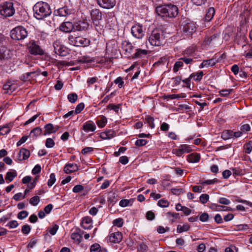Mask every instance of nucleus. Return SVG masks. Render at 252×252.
<instances>
[{"mask_svg": "<svg viewBox=\"0 0 252 252\" xmlns=\"http://www.w3.org/2000/svg\"><path fill=\"white\" fill-rule=\"evenodd\" d=\"M147 51L141 49H137L136 52L134 54V57L140 58L142 55H146L147 54Z\"/></svg>", "mask_w": 252, "mask_h": 252, "instance_id": "79ce46f5", "label": "nucleus"}, {"mask_svg": "<svg viewBox=\"0 0 252 252\" xmlns=\"http://www.w3.org/2000/svg\"><path fill=\"white\" fill-rule=\"evenodd\" d=\"M28 35V32L24 27L18 26L13 29L10 32V36L14 40H23Z\"/></svg>", "mask_w": 252, "mask_h": 252, "instance_id": "39448f33", "label": "nucleus"}, {"mask_svg": "<svg viewBox=\"0 0 252 252\" xmlns=\"http://www.w3.org/2000/svg\"><path fill=\"white\" fill-rule=\"evenodd\" d=\"M123 48L126 51V52L129 53L131 52L133 48V46L132 45L131 43L129 42H126L125 44L123 43Z\"/></svg>", "mask_w": 252, "mask_h": 252, "instance_id": "a19ab883", "label": "nucleus"}, {"mask_svg": "<svg viewBox=\"0 0 252 252\" xmlns=\"http://www.w3.org/2000/svg\"><path fill=\"white\" fill-rule=\"evenodd\" d=\"M42 133V129L40 127H36L31 131L30 135L33 138H36Z\"/></svg>", "mask_w": 252, "mask_h": 252, "instance_id": "7c9ffc66", "label": "nucleus"}, {"mask_svg": "<svg viewBox=\"0 0 252 252\" xmlns=\"http://www.w3.org/2000/svg\"><path fill=\"white\" fill-rule=\"evenodd\" d=\"M107 121V118L105 116H102L100 119L97 120L96 124L98 127L102 128L105 126Z\"/></svg>", "mask_w": 252, "mask_h": 252, "instance_id": "473e14b6", "label": "nucleus"}, {"mask_svg": "<svg viewBox=\"0 0 252 252\" xmlns=\"http://www.w3.org/2000/svg\"><path fill=\"white\" fill-rule=\"evenodd\" d=\"M169 202L165 199H162L158 202V205L161 207H167L169 206Z\"/></svg>", "mask_w": 252, "mask_h": 252, "instance_id": "8fccbe9b", "label": "nucleus"}, {"mask_svg": "<svg viewBox=\"0 0 252 252\" xmlns=\"http://www.w3.org/2000/svg\"><path fill=\"white\" fill-rule=\"evenodd\" d=\"M130 201V200L123 199L120 201L119 205L122 207H125L129 205Z\"/></svg>", "mask_w": 252, "mask_h": 252, "instance_id": "e2e57ef3", "label": "nucleus"}, {"mask_svg": "<svg viewBox=\"0 0 252 252\" xmlns=\"http://www.w3.org/2000/svg\"><path fill=\"white\" fill-rule=\"evenodd\" d=\"M217 35L213 34L210 37L205 38L204 43L206 45H214L216 43Z\"/></svg>", "mask_w": 252, "mask_h": 252, "instance_id": "c756f323", "label": "nucleus"}, {"mask_svg": "<svg viewBox=\"0 0 252 252\" xmlns=\"http://www.w3.org/2000/svg\"><path fill=\"white\" fill-rule=\"evenodd\" d=\"M148 249V246L142 242L138 244L137 250L139 252H146Z\"/></svg>", "mask_w": 252, "mask_h": 252, "instance_id": "58836bf2", "label": "nucleus"}, {"mask_svg": "<svg viewBox=\"0 0 252 252\" xmlns=\"http://www.w3.org/2000/svg\"><path fill=\"white\" fill-rule=\"evenodd\" d=\"M196 28L195 23L188 20L184 21L181 24V29L187 35L192 34L196 31Z\"/></svg>", "mask_w": 252, "mask_h": 252, "instance_id": "0eeeda50", "label": "nucleus"}, {"mask_svg": "<svg viewBox=\"0 0 252 252\" xmlns=\"http://www.w3.org/2000/svg\"><path fill=\"white\" fill-rule=\"evenodd\" d=\"M28 212L27 211H22L20 212L17 215V217L20 220H23L28 216Z\"/></svg>", "mask_w": 252, "mask_h": 252, "instance_id": "864d4df0", "label": "nucleus"}, {"mask_svg": "<svg viewBox=\"0 0 252 252\" xmlns=\"http://www.w3.org/2000/svg\"><path fill=\"white\" fill-rule=\"evenodd\" d=\"M204 74L202 71H200L199 72H196L195 73H192L190 75V77H193L194 80L195 81H200L203 76Z\"/></svg>", "mask_w": 252, "mask_h": 252, "instance_id": "f704fd0d", "label": "nucleus"}, {"mask_svg": "<svg viewBox=\"0 0 252 252\" xmlns=\"http://www.w3.org/2000/svg\"><path fill=\"white\" fill-rule=\"evenodd\" d=\"M30 156V151L25 148H21L18 155V159L20 161L26 160Z\"/></svg>", "mask_w": 252, "mask_h": 252, "instance_id": "a211bd4d", "label": "nucleus"}, {"mask_svg": "<svg viewBox=\"0 0 252 252\" xmlns=\"http://www.w3.org/2000/svg\"><path fill=\"white\" fill-rule=\"evenodd\" d=\"M34 16L38 20H41L50 15L52 11L49 5L43 1H39L33 7Z\"/></svg>", "mask_w": 252, "mask_h": 252, "instance_id": "f257e3e1", "label": "nucleus"}, {"mask_svg": "<svg viewBox=\"0 0 252 252\" xmlns=\"http://www.w3.org/2000/svg\"><path fill=\"white\" fill-rule=\"evenodd\" d=\"M123 239V235L121 232L117 231L112 233L110 234L109 240L110 242L113 243H119Z\"/></svg>", "mask_w": 252, "mask_h": 252, "instance_id": "f8f14e48", "label": "nucleus"}, {"mask_svg": "<svg viewBox=\"0 0 252 252\" xmlns=\"http://www.w3.org/2000/svg\"><path fill=\"white\" fill-rule=\"evenodd\" d=\"M165 38V32L162 30L156 29L149 36V41L151 45L155 46H160Z\"/></svg>", "mask_w": 252, "mask_h": 252, "instance_id": "7ed1b4c3", "label": "nucleus"}, {"mask_svg": "<svg viewBox=\"0 0 252 252\" xmlns=\"http://www.w3.org/2000/svg\"><path fill=\"white\" fill-rule=\"evenodd\" d=\"M56 15L60 16L65 17L71 14V11L67 7L64 6L55 11Z\"/></svg>", "mask_w": 252, "mask_h": 252, "instance_id": "5701e85b", "label": "nucleus"}, {"mask_svg": "<svg viewBox=\"0 0 252 252\" xmlns=\"http://www.w3.org/2000/svg\"><path fill=\"white\" fill-rule=\"evenodd\" d=\"M15 12L12 2L8 1L4 2L0 10L1 15L4 17L12 16Z\"/></svg>", "mask_w": 252, "mask_h": 252, "instance_id": "423d86ee", "label": "nucleus"}, {"mask_svg": "<svg viewBox=\"0 0 252 252\" xmlns=\"http://www.w3.org/2000/svg\"><path fill=\"white\" fill-rule=\"evenodd\" d=\"M59 226L57 224H54L50 227H49L47 231L52 235L56 234L57 231L59 229Z\"/></svg>", "mask_w": 252, "mask_h": 252, "instance_id": "e433bc0d", "label": "nucleus"}, {"mask_svg": "<svg viewBox=\"0 0 252 252\" xmlns=\"http://www.w3.org/2000/svg\"><path fill=\"white\" fill-rule=\"evenodd\" d=\"M55 142L52 138H48L46 139L45 146L48 148H53L55 146Z\"/></svg>", "mask_w": 252, "mask_h": 252, "instance_id": "49530a36", "label": "nucleus"}, {"mask_svg": "<svg viewBox=\"0 0 252 252\" xmlns=\"http://www.w3.org/2000/svg\"><path fill=\"white\" fill-rule=\"evenodd\" d=\"M31 230L30 226L28 224L24 225L22 227L21 231L24 234H28Z\"/></svg>", "mask_w": 252, "mask_h": 252, "instance_id": "603ef678", "label": "nucleus"}, {"mask_svg": "<svg viewBox=\"0 0 252 252\" xmlns=\"http://www.w3.org/2000/svg\"><path fill=\"white\" fill-rule=\"evenodd\" d=\"M120 104L115 105L114 104H109L107 107L110 110H113L115 112H118L120 109Z\"/></svg>", "mask_w": 252, "mask_h": 252, "instance_id": "4d7b16f0", "label": "nucleus"}, {"mask_svg": "<svg viewBox=\"0 0 252 252\" xmlns=\"http://www.w3.org/2000/svg\"><path fill=\"white\" fill-rule=\"evenodd\" d=\"M96 1L100 7L106 9L113 8L116 4L115 0H96Z\"/></svg>", "mask_w": 252, "mask_h": 252, "instance_id": "9b49d317", "label": "nucleus"}, {"mask_svg": "<svg viewBox=\"0 0 252 252\" xmlns=\"http://www.w3.org/2000/svg\"><path fill=\"white\" fill-rule=\"evenodd\" d=\"M7 226L10 228H14L18 226V223L16 220H11L7 224Z\"/></svg>", "mask_w": 252, "mask_h": 252, "instance_id": "69168bd1", "label": "nucleus"}, {"mask_svg": "<svg viewBox=\"0 0 252 252\" xmlns=\"http://www.w3.org/2000/svg\"><path fill=\"white\" fill-rule=\"evenodd\" d=\"M40 201V197L38 196H35L32 197L30 200V203L33 206H36Z\"/></svg>", "mask_w": 252, "mask_h": 252, "instance_id": "c03bdc74", "label": "nucleus"}, {"mask_svg": "<svg viewBox=\"0 0 252 252\" xmlns=\"http://www.w3.org/2000/svg\"><path fill=\"white\" fill-rule=\"evenodd\" d=\"M210 208L218 211H228L232 210L230 207L217 205L216 204H212Z\"/></svg>", "mask_w": 252, "mask_h": 252, "instance_id": "bb28decb", "label": "nucleus"}, {"mask_svg": "<svg viewBox=\"0 0 252 252\" xmlns=\"http://www.w3.org/2000/svg\"><path fill=\"white\" fill-rule=\"evenodd\" d=\"M155 218V214L151 211H148L146 213V218L148 220H152Z\"/></svg>", "mask_w": 252, "mask_h": 252, "instance_id": "338daca9", "label": "nucleus"}, {"mask_svg": "<svg viewBox=\"0 0 252 252\" xmlns=\"http://www.w3.org/2000/svg\"><path fill=\"white\" fill-rule=\"evenodd\" d=\"M233 91V89H224L220 91V94L222 96H227Z\"/></svg>", "mask_w": 252, "mask_h": 252, "instance_id": "de8ad7c7", "label": "nucleus"}, {"mask_svg": "<svg viewBox=\"0 0 252 252\" xmlns=\"http://www.w3.org/2000/svg\"><path fill=\"white\" fill-rule=\"evenodd\" d=\"M189 225L187 223L184 224L183 225H178L177 226V231L179 233L184 231H187L189 230Z\"/></svg>", "mask_w": 252, "mask_h": 252, "instance_id": "72a5a7b5", "label": "nucleus"}, {"mask_svg": "<svg viewBox=\"0 0 252 252\" xmlns=\"http://www.w3.org/2000/svg\"><path fill=\"white\" fill-rule=\"evenodd\" d=\"M44 129L43 134L46 136L56 132L58 130V127H54L53 124L49 123L44 126Z\"/></svg>", "mask_w": 252, "mask_h": 252, "instance_id": "aec40b11", "label": "nucleus"}, {"mask_svg": "<svg viewBox=\"0 0 252 252\" xmlns=\"http://www.w3.org/2000/svg\"><path fill=\"white\" fill-rule=\"evenodd\" d=\"M17 175V172L15 170H11L6 173L5 179L7 183H9L13 180Z\"/></svg>", "mask_w": 252, "mask_h": 252, "instance_id": "a878e982", "label": "nucleus"}, {"mask_svg": "<svg viewBox=\"0 0 252 252\" xmlns=\"http://www.w3.org/2000/svg\"><path fill=\"white\" fill-rule=\"evenodd\" d=\"M116 134L115 131L109 129L105 132H101L100 137L103 139H110L113 137Z\"/></svg>", "mask_w": 252, "mask_h": 252, "instance_id": "4be33fe9", "label": "nucleus"}, {"mask_svg": "<svg viewBox=\"0 0 252 252\" xmlns=\"http://www.w3.org/2000/svg\"><path fill=\"white\" fill-rule=\"evenodd\" d=\"M78 170V167L75 163H67L63 168L64 172L66 174H70L77 171Z\"/></svg>", "mask_w": 252, "mask_h": 252, "instance_id": "f3484780", "label": "nucleus"}, {"mask_svg": "<svg viewBox=\"0 0 252 252\" xmlns=\"http://www.w3.org/2000/svg\"><path fill=\"white\" fill-rule=\"evenodd\" d=\"M113 223L118 227H121L123 224V220L121 218L115 219L113 220Z\"/></svg>", "mask_w": 252, "mask_h": 252, "instance_id": "052dcab7", "label": "nucleus"}, {"mask_svg": "<svg viewBox=\"0 0 252 252\" xmlns=\"http://www.w3.org/2000/svg\"><path fill=\"white\" fill-rule=\"evenodd\" d=\"M183 65V62L182 61V60H180L179 61H177L176 62L174 65V67H173V71L174 72H177L179 68L181 67H182Z\"/></svg>", "mask_w": 252, "mask_h": 252, "instance_id": "37998d69", "label": "nucleus"}, {"mask_svg": "<svg viewBox=\"0 0 252 252\" xmlns=\"http://www.w3.org/2000/svg\"><path fill=\"white\" fill-rule=\"evenodd\" d=\"M147 143V141L145 139H138L136 141L135 144L136 146L140 147L145 145Z\"/></svg>", "mask_w": 252, "mask_h": 252, "instance_id": "680f3d73", "label": "nucleus"}, {"mask_svg": "<svg viewBox=\"0 0 252 252\" xmlns=\"http://www.w3.org/2000/svg\"><path fill=\"white\" fill-rule=\"evenodd\" d=\"M200 201L202 204L207 203L209 199V196L207 194H202L199 197Z\"/></svg>", "mask_w": 252, "mask_h": 252, "instance_id": "6e6d98bb", "label": "nucleus"}, {"mask_svg": "<svg viewBox=\"0 0 252 252\" xmlns=\"http://www.w3.org/2000/svg\"><path fill=\"white\" fill-rule=\"evenodd\" d=\"M73 24L70 22H63L60 26V30L64 32H70L74 31Z\"/></svg>", "mask_w": 252, "mask_h": 252, "instance_id": "ddd939ff", "label": "nucleus"}, {"mask_svg": "<svg viewBox=\"0 0 252 252\" xmlns=\"http://www.w3.org/2000/svg\"><path fill=\"white\" fill-rule=\"evenodd\" d=\"M131 32L134 37L136 38H142L145 35V31L142 26L135 25L132 27Z\"/></svg>", "mask_w": 252, "mask_h": 252, "instance_id": "9d476101", "label": "nucleus"}, {"mask_svg": "<svg viewBox=\"0 0 252 252\" xmlns=\"http://www.w3.org/2000/svg\"><path fill=\"white\" fill-rule=\"evenodd\" d=\"M84 107H85V105L84 104V103H80L79 104H78L76 108H75V114H78L79 113H80L83 110V109L84 108Z\"/></svg>", "mask_w": 252, "mask_h": 252, "instance_id": "5fc2aeb1", "label": "nucleus"}, {"mask_svg": "<svg viewBox=\"0 0 252 252\" xmlns=\"http://www.w3.org/2000/svg\"><path fill=\"white\" fill-rule=\"evenodd\" d=\"M83 232L80 229H77L71 235V238L73 239L77 244H79L82 240V234Z\"/></svg>", "mask_w": 252, "mask_h": 252, "instance_id": "dca6fc26", "label": "nucleus"}, {"mask_svg": "<svg viewBox=\"0 0 252 252\" xmlns=\"http://www.w3.org/2000/svg\"><path fill=\"white\" fill-rule=\"evenodd\" d=\"M74 31H81L83 30H87L88 28V24L87 22L83 21H79L77 22H75L73 24Z\"/></svg>", "mask_w": 252, "mask_h": 252, "instance_id": "4468645a", "label": "nucleus"}, {"mask_svg": "<svg viewBox=\"0 0 252 252\" xmlns=\"http://www.w3.org/2000/svg\"><path fill=\"white\" fill-rule=\"evenodd\" d=\"M82 128L86 132H93L95 130L96 126L93 121H88L84 124Z\"/></svg>", "mask_w": 252, "mask_h": 252, "instance_id": "2eb2a0df", "label": "nucleus"}, {"mask_svg": "<svg viewBox=\"0 0 252 252\" xmlns=\"http://www.w3.org/2000/svg\"><path fill=\"white\" fill-rule=\"evenodd\" d=\"M10 129L8 126H3L0 128V135H5L7 134Z\"/></svg>", "mask_w": 252, "mask_h": 252, "instance_id": "bf43d9fd", "label": "nucleus"}, {"mask_svg": "<svg viewBox=\"0 0 252 252\" xmlns=\"http://www.w3.org/2000/svg\"><path fill=\"white\" fill-rule=\"evenodd\" d=\"M156 12L162 17H175L178 14L177 6L169 4L160 5L156 8Z\"/></svg>", "mask_w": 252, "mask_h": 252, "instance_id": "f03ea898", "label": "nucleus"}, {"mask_svg": "<svg viewBox=\"0 0 252 252\" xmlns=\"http://www.w3.org/2000/svg\"><path fill=\"white\" fill-rule=\"evenodd\" d=\"M237 248L234 245H231L225 249V252H237Z\"/></svg>", "mask_w": 252, "mask_h": 252, "instance_id": "0e129e2a", "label": "nucleus"}, {"mask_svg": "<svg viewBox=\"0 0 252 252\" xmlns=\"http://www.w3.org/2000/svg\"><path fill=\"white\" fill-rule=\"evenodd\" d=\"M29 52L33 55H42L44 54L43 50L37 44L36 42L31 40L28 44Z\"/></svg>", "mask_w": 252, "mask_h": 252, "instance_id": "1a4fd4ad", "label": "nucleus"}, {"mask_svg": "<svg viewBox=\"0 0 252 252\" xmlns=\"http://www.w3.org/2000/svg\"><path fill=\"white\" fill-rule=\"evenodd\" d=\"M93 220L90 217H86L83 218L81 222L82 227L85 229H89L92 228Z\"/></svg>", "mask_w": 252, "mask_h": 252, "instance_id": "6ab92c4d", "label": "nucleus"}, {"mask_svg": "<svg viewBox=\"0 0 252 252\" xmlns=\"http://www.w3.org/2000/svg\"><path fill=\"white\" fill-rule=\"evenodd\" d=\"M91 19L93 24L97 30V27L100 28V21L102 20V13L98 9H93L91 11Z\"/></svg>", "mask_w": 252, "mask_h": 252, "instance_id": "6e6552de", "label": "nucleus"}, {"mask_svg": "<svg viewBox=\"0 0 252 252\" xmlns=\"http://www.w3.org/2000/svg\"><path fill=\"white\" fill-rule=\"evenodd\" d=\"M180 60H182L183 63H185L187 64H191L193 62V60L191 58V57L189 56H186L185 54L184 56L182 58H181Z\"/></svg>", "mask_w": 252, "mask_h": 252, "instance_id": "ea45409f", "label": "nucleus"}, {"mask_svg": "<svg viewBox=\"0 0 252 252\" xmlns=\"http://www.w3.org/2000/svg\"><path fill=\"white\" fill-rule=\"evenodd\" d=\"M56 176L54 173H51L50 175V179L48 181V186L51 187L56 182Z\"/></svg>", "mask_w": 252, "mask_h": 252, "instance_id": "3c124183", "label": "nucleus"}, {"mask_svg": "<svg viewBox=\"0 0 252 252\" xmlns=\"http://www.w3.org/2000/svg\"><path fill=\"white\" fill-rule=\"evenodd\" d=\"M217 61L214 59L204 60L201 63V64L199 65V68H202L204 67H208L209 66H212L215 65Z\"/></svg>", "mask_w": 252, "mask_h": 252, "instance_id": "393cba45", "label": "nucleus"}, {"mask_svg": "<svg viewBox=\"0 0 252 252\" xmlns=\"http://www.w3.org/2000/svg\"><path fill=\"white\" fill-rule=\"evenodd\" d=\"M221 137L224 140H227L232 138V130H224L222 133Z\"/></svg>", "mask_w": 252, "mask_h": 252, "instance_id": "2f4dec72", "label": "nucleus"}, {"mask_svg": "<svg viewBox=\"0 0 252 252\" xmlns=\"http://www.w3.org/2000/svg\"><path fill=\"white\" fill-rule=\"evenodd\" d=\"M16 85L10 81L6 82L3 86V90L6 91V93H11L15 90Z\"/></svg>", "mask_w": 252, "mask_h": 252, "instance_id": "cd10ccee", "label": "nucleus"}, {"mask_svg": "<svg viewBox=\"0 0 252 252\" xmlns=\"http://www.w3.org/2000/svg\"><path fill=\"white\" fill-rule=\"evenodd\" d=\"M180 147L183 154L185 153H189L192 151L191 148L188 145L183 144L181 145Z\"/></svg>", "mask_w": 252, "mask_h": 252, "instance_id": "a18cd8bd", "label": "nucleus"}, {"mask_svg": "<svg viewBox=\"0 0 252 252\" xmlns=\"http://www.w3.org/2000/svg\"><path fill=\"white\" fill-rule=\"evenodd\" d=\"M68 40L70 44L75 46L87 47L91 43L90 39L84 37L82 36H74L69 35Z\"/></svg>", "mask_w": 252, "mask_h": 252, "instance_id": "20e7f679", "label": "nucleus"}, {"mask_svg": "<svg viewBox=\"0 0 252 252\" xmlns=\"http://www.w3.org/2000/svg\"><path fill=\"white\" fill-rule=\"evenodd\" d=\"M215 13V10L214 7H211L208 8L204 17L205 21L209 22L214 17Z\"/></svg>", "mask_w": 252, "mask_h": 252, "instance_id": "c85d7f7f", "label": "nucleus"}, {"mask_svg": "<svg viewBox=\"0 0 252 252\" xmlns=\"http://www.w3.org/2000/svg\"><path fill=\"white\" fill-rule=\"evenodd\" d=\"M200 158V156L199 154L196 153H191L187 156V160L190 163L198 162Z\"/></svg>", "mask_w": 252, "mask_h": 252, "instance_id": "b1692460", "label": "nucleus"}, {"mask_svg": "<svg viewBox=\"0 0 252 252\" xmlns=\"http://www.w3.org/2000/svg\"><path fill=\"white\" fill-rule=\"evenodd\" d=\"M251 127L249 124L242 125L240 127V130L243 132H247L250 130Z\"/></svg>", "mask_w": 252, "mask_h": 252, "instance_id": "13d9d810", "label": "nucleus"}, {"mask_svg": "<svg viewBox=\"0 0 252 252\" xmlns=\"http://www.w3.org/2000/svg\"><path fill=\"white\" fill-rule=\"evenodd\" d=\"M53 47L54 48L55 52L57 54H59L60 56H63L65 55L63 54L64 50L63 47L59 41H55L53 43Z\"/></svg>", "mask_w": 252, "mask_h": 252, "instance_id": "412c9836", "label": "nucleus"}, {"mask_svg": "<svg viewBox=\"0 0 252 252\" xmlns=\"http://www.w3.org/2000/svg\"><path fill=\"white\" fill-rule=\"evenodd\" d=\"M78 98V95L76 93H71L67 95V99L68 101L72 103H75Z\"/></svg>", "mask_w": 252, "mask_h": 252, "instance_id": "4c0bfd02", "label": "nucleus"}, {"mask_svg": "<svg viewBox=\"0 0 252 252\" xmlns=\"http://www.w3.org/2000/svg\"><path fill=\"white\" fill-rule=\"evenodd\" d=\"M35 71H32L30 72H27L24 74H23L21 77V79L23 81H27L28 80H29L30 79L31 75L32 74L35 73Z\"/></svg>", "mask_w": 252, "mask_h": 252, "instance_id": "09e8293b", "label": "nucleus"}, {"mask_svg": "<svg viewBox=\"0 0 252 252\" xmlns=\"http://www.w3.org/2000/svg\"><path fill=\"white\" fill-rule=\"evenodd\" d=\"M99 245L98 244H94L92 245L90 248L91 252H100L99 250Z\"/></svg>", "mask_w": 252, "mask_h": 252, "instance_id": "774afa93", "label": "nucleus"}, {"mask_svg": "<svg viewBox=\"0 0 252 252\" xmlns=\"http://www.w3.org/2000/svg\"><path fill=\"white\" fill-rule=\"evenodd\" d=\"M145 123L148 124L149 126L151 128H153L155 127L154 124V119L153 117L147 116L145 118Z\"/></svg>", "mask_w": 252, "mask_h": 252, "instance_id": "c9c22d12", "label": "nucleus"}]
</instances>
